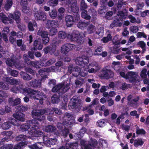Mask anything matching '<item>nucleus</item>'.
Masks as SVG:
<instances>
[{
	"instance_id": "obj_1",
	"label": "nucleus",
	"mask_w": 149,
	"mask_h": 149,
	"mask_svg": "<svg viewBox=\"0 0 149 149\" xmlns=\"http://www.w3.org/2000/svg\"><path fill=\"white\" fill-rule=\"evenodd\" d=\"M46 111V110L44 109L32 111V117L35 119L29 120L27 122L28 125L24 124L22 125L20 127L21 130L22 132L26 131L31 127L30 133L31 134L34 135L35 136L43 135V133L39 130L40 127V123L37 120L41 121L45 119L44 114Z\"/></svg>"
},
{
	"instance_id": "obj_2",
	"label": "nucleus",
	"mask_w": 149,
	"mask_h": 149,
	"mask_svg": "<svg viewBox=\"0 0 149 149\" xmlns=\"http://www.w3.org/2000/svg\"><path fill=\"white\" fill-rule=\"evenodd\" d=\"M80 19L79 14H74L72 15H67L65 17L66 24L68 27L72 26L74 23H77Z\"/></svg>"
},
{
	"instance_id": "obj_3",
	"label": "nucleus",
	"mask_w": 149,
	"mask_h": 149,
	"mask_svg": "<svg viewBox=\"0 0 149 149\" xmlns=\"http://www.w3.org/2000/svg\"><path fill=\"white\" fill-rule=\"evenodd\" d=\"M135 74V72L132 71L128 72L126 74L124 72L121 71L120 72V74L122 77L126 79H128L129 82L132 83L137 81Z\"/></svg>"
},
{
	"instance_id": "obj_4",
	"label": "nucleus",
	"mask_w": 149,
	"mask_h": 149,
	"mask_svg": "<svg viewBox=\"0 0 149 149\" xmlns=\"http://www.w3.org/2000/svg\"><path fill=\"white\" fill-rule=\"evenodd\" d=\"M82 104L79 100L76 98L71 99L69 104L68 107L70 109H74L79 111L81 109Z\"/></svg>"
},
{
	"instance_id": "obj_5",
	"label": "nucleus",
	"mask_w": 149,
	"mask_h": 149,
	"mask_svg": "<svg viewBox=\"0 0 149 149\" xmlns=\"http://www.w3.org/2000/svg\"><path fill=\"white\" fill-rule=\"evenodd\" d=\"M85 37L84 34L77 31H73L71 34H68V38L71 41H77L80 38Z\"/></svg>"
},
{
	"instance_id": "obj_6",
	"label": "nucleus",
	"mask_w": 149,
	"mask_h": 149,
	"mask_svg": "<svg viewBox=\"0 0 149 149\" xmlns=\"http://www.w3.org/2000/svg\"><path fill=\"white\" fill-rule=\"evenodd\" d=\"M113 76V72L110 69L103 68L101 72L100 77L103 79H109Z\"/></svg>"
},
{
	"instance_id": "obj_7",
	"label": "nucleus",
	"mask_w": 149,
	"mask_h": 149,
	"mask_svg": "<svg viewBox=\"0 0 149 149\" xmlns=\"http://www.w3.org/2000/svg\"><path fill=\"white\" fill-rule=\"evenodd\" d=\"M23 58L28 66H32L36 68H40L39 65V61H32L29 59V57L27 54H24L23 56Z\"/></svg>"
},
{
	"instance_id": "obj_8",
	"label": "nucleus",
	"mask_w": 149,
	"mask_h": 149,
	"mask_svg": "<svg viewBox=\"0 0 149 149\" xmlns=\"http://www.w3.org/2000/svg\"><path fill=\"white\" fill-rule=\"evenodd\" d=\"M69 10L74 14H79V8L76 0H72L68 4Z\"/></svg>"
},
{
	"instance_id": "obj_9",
	"label": "nucleus",
	"mask_w": 149,
	"mask_h": 149,
	"mask_svg": "<svg viewBox=\"0 0 149 149\" xmlns=\"http://www.w3.org/2000/svg\"><path fill=\"white\" fill-rule=\"evenodd\" d=\"M56 46L54 45H52L49 46H47L43 49V51L45 54H47L48 53L51 55L54 54L56 56L59 55L58 52H56Z\"/></svg>"
},
{
	"instance_id": "obj_10",
	"label": "nucleus",
	"mask_w": 149,
	"mask_h": 149,
	"mask_svg": "<svg viewBox=\"0 0 149 149\" xmlns=\"http://www.w3.org/2000/svg\"><path fill=\"white\" fill-rule=\"evenodd\" d=\"M75 46L74 45L70 43H66L63 45L61 47V53L63 54H66L68 52L74 49Z\"/></svg>"
},
{
	"instance_id": "obj_11",
	"label": "nucleus",
	"mask_w": 149,
	"mask_h": 149,
	"mask_svg": "<svg viewBox=\"0 0 149 149\" xmlns=\"http://www.w3.org/2000/svg\"><path fill=\"white\" fill-rule=\"evenodd\" d=\"M38 34L41 36L42 38V40L43 43L45 45L47 44L49 41V38L48 37V32L44 31L39 30L38 32Z\"/></svg>"
},
{
	"instance_id": "obj_12",
	"label": "nucleus",
	"mask_w": 149,
	"mask_h": 149,
	"mask_svg": "<svg viewBox=\"0 0 149 149\" xmlns=\"http://www.w3.org/2000/svg\"><path fill=\"white\" fill-rule=\"evenodd\" d=\"M35 19L36 20L45 21L46 19L47 16L45 12L37 11L34 13Z\"/></svg>"
},
{
	"instance_id": "obj_13",
	"label": "nucleus",
	"mask_w": 149,
	"mask_h": 149,
	"mask_svg": "<svg viewBox=\"0 0 149 149\" xmlns=\"http://www.w3.org/2000/svg\"><path fill=\"white\" fill-rule=\"evenodd\" d=\"M119 15H118V16H116L113 19V22L110 24V27L111 28H113L114 27H120L122 25V23L120 22L121 18L119 17Z\"/></svg>"
},
{
	"instance_id": "obj_14",
	"label": "nucleus",
	"mask_w": 149,
	"mask_h": 149,
	"mask_svg": "<svg viewBox=\"0 0 149 149\" xmlns=\"http://www.w3.org/2000/svg\"><path fill=\"white\" fill-rule=\"evenodd\" d=\"M75 62L77 64L84 67L88 63V58L87 57L84 58L80 57H78L75 60Z\"/></svg>"
},
{
	"instance_id": "obj_15",
	"label": "nucleus",
	"mask_w": 149,
	"mask_h": 149,
	"mask_svg": "<svg viewBox=\"0 0 149 149\" xmlns=\"http://www.w3.org/2000/svg\"><path fill=\"white\" fill-rule=\"evenodd\" d=\"M21 13L20 12L17 11H15L13 14H10L8 15L9 18H11L14 19L17 23L18 24L20 22V17Z\"/></svg>"
},
{
	"instance_id": "obj_16",
	"label": "nucleus",
	"mask_w": 149,
	"mask_h": 149,
	"mask_svg": "<svg viewBox=\"0 0 149 149\" xmlns=\"http://www.w3.org/2000/svg\"><path fill=\"white\" fill-rule=\"evenodd\" d=\"M13 116L14 118L20 121L24 122L25 121L24 115L21 112L15 111L13 114Z\"/></svg>"
},
{
	"instance_id": "obj_17",
	"label": "nucleus",
	"mask_w": 149,
	"mask_h": 149,
	"mask_svg": "<svg viewBox=\"0 0 149 149\" xmlns=\"http://www.w3.org/2000/svg\"><path fill=\"white\" fill-rule=\"evenodd\" d=\"M33 45V49L34 51L36 50L37 49L41 50L43 47L42 43L39 39H36L34 41Z\"/></svg>"
},
{
	"instance_id": "obj_18",
	"label": "nucleus",
	"mask_w": 149,
	"mask_h": 149,
	"mask_svg": "<svg viewBox=\"0 0 149 149\" xmlns=\"http://www.w3.org/2000/svg\"><path fill=\"white\" fill-rule=\"evenodd\" d=\"M17 91H19L20 93L23 94L25 95H27L29 94V91L31 88L27 87L24 88V86L21 85H19V86H17L16 88Z\"/></svg>"
},
{
	"instance_id": "obj_19",
	"label": "nucleus",
	"mask_w": 149,
	"mask_h": 149,
	"mask_svg": "<svg viewBox=\"0 0 149 149\" xmlns=\"http://www.w3.org/2000/svg\"><path fill=\"white\" fill-rule=\"evenodd\" d=\"M36 100H39V102L41 104H43V100L47 98L46 95L43 93L38 91Z\"/></svg>"
},
{
	"instance_id": "obj_20",
	"label": "nucleus",
	"mask_w": 149,
	"mask_h": 149,
	"mask_svg": "<svg viewBox=\"0 0 149 149\" xmlns=\"http://www.w3.org/2000/svg\"><path fill=\"white\" fill-rule=\"evenodd\" d=\"M46 26L48 29L50 28H57L58 26V23L57 21L49 20L47 21Z\"/></svg>"
},
{
	"instance_id": "obj_21",
	"label": "nucleus",
	"mask_w": 149,
	"mask_h": 149,
	"mask_svg": "<svg viewBox=\"0 0 149 149\" xmlns=\"http://www.w3.org/2000/svg\"><path fill=\"white\" fill-rule=\"evenodd\" d=\"M20 4L22 6H24L22 10L23 12L27 15L30 14L31 13V11L26 8V6L27 5V0H21Z\"/></svg>"
},
{
	"instance_id": "obj_22",
	"label": "nucleus",
	"mask_w": 149,
	"mask_h": 149,
	"mask_svg": "<svg viewBox=\"0 0 149 149\" xmlns=\"http://www.w3.org/2000/svg\"><path fill=\"white\" fill-rule=\"evenodd\" d=\"M9 104L11 106L17 105L20 103V99L17 98L15 100L13 97H10L8 100Z\"/></svg>"
},
{
	"instance_id": "obj_23",
	"label": "nucleus",
	"mask_w": 149,
	"mask_h": 149,
	"mask_svg": "<svg viewBox=\"0 0 149 149\" xmlns=\"http://www.w3.org/2000/svg\"><path fill=\"white\" fill-rule=\"evenodd\" d=\"M29 85L33 88H36L40 87L41 86V82L40 80L34 79L30 81Z\"/></svg>"
},
{
	"instance_id": "obj_24",
	"label": "nucleus",
	"mask_w": 149,
	"mask_h": 149,
	"mask_svg": "<svg viewBox=\"0 0 149 149\" xmlns=\"http://www.w3.org/2000/svg\"><path fill=\"white\" fill-rule=\"evenodd\" d=\"M50 70L48 68H42L39 71V73L42 77L41 80L42 79H45L47 77V75H43V73L45 72H49Z\"/></svg>"
},
{
	"instance_id": "obj_25",
	"label": "nucleus",
	"mask_w": 149,
	"mask_h": 149,
	"mask_svg": "<svg viewBox=\"0 0 149 149\" xmlns=\"http://www.w3.org/2000/svg\"><path fill=\"white\" fill-rule=\"evenodd\" d=\"M28 96L31 99L36 100L38 90L31 88Z\"/></svg>"
},
{
	"instance_id": "obj_26",
	"label": "nucleus",
	"mask_w": 149,
	"mask_h": 149,
	"mask_svg": "<svg viewBox=\"0 0 149 149\" xmlns=\"http://www.w3.org/2000/svg\"><path fill=\"white\" fill-rule=\"evenodd\" d=\"M77 25V26L81 29L84 30V28L86 27L89 24L88 22H85L81 20L79 21Z\"/></svg>"
},
{
	"instance_id": "obj_27",
	"label": "nucleus",
	"mask_w": 149,
	"mask_h": 149,
	"mask_svg": "<svg viewBox=\"0 0 149 149\" xmlns=\"http://www.w3.org/2000/svg\"><path fill=\"white\" fill-rule=\"evenodd\" d=\"M37 24L36 22L33 20L32 22L30 21L28 24L27 27L29 30L30 31H33L34 30L33 27H37Z\"/></svg>"
},
{
	"instance_id": "obj_28",
	"label": "nucleus",
	"mask_w": 149,
	"mask_h": 149,
	"mask_svg": "<svg viewBox=\"0 0 149 149\" xmlns=\"http://www.w3.org/2000/svg\"><path fill=\"white\" fill-rule=\"evenodd\" d=\"M27 139V136L24 134H20L16 136L15 139L17 141H20V142H26V141Z\"/></svg>"
},
{
	"instance_id": "obj_29",
	"label": "nucleus",
	"mask_w": 149,
	"mask_h": 149,
	"mask_svg": "<svg viewBox=\"0 0 149 149\" xmlns=\"http://www.w3.org/2000/svg\"><path fill=\"white\" fill-rule=\"evenodd\" d=\"M5 81L8 84L14 85L17 84L18 83V81L16 79H11L9 77H6L4 79Z\"/></svg>"
},
{
	"instance_id": "obj_30",
	"label": "nucleus",
	"mask_w": 149,
	"mask_h": 149,
	"mask_svg": "<svg viewBox=\"0 0 149 149\" xmlns=\"http://www.w3.org/2000/svg\"><path fill=\"white\" fill-rule=\"evenodd\" d=\"M18 60L16 61L15 66L18 68V69H20L23 68H24L26 66V64L24 62L25 64L22 61H19L18 62Z\"/></svg>"
},
{
	"instance_id": "obj_31",
	"label": "nucleus",
	"mask_w": 149,
	"mask_h": 149,
	"mask_svg": "<svg viewBox=\"0 0 149 149\" xmlns=\"http://www.w3.org/2000/svg\"><path fill=\"white\" fill-rule=\"evenodd\" d=\"M28 144V142H19L15 146L13 149H21L23 148Z\"/></svg>"
},
{
	"instance_id": "obj_32",
	"label": "nucleus",
	"mask_w": 149,
	"mask_h": 149,
	"mask_svg": "<svg viewBox=\"0 0 149 149\" xmlns=\"http://www.w3.org/2000/svg\"><path fill=\"white\" fill-rule=\"evenodd\" d=\"M16 61H17V59H10L9 58H8L6 61V63L8 66L10 67H12L13 66L15 65V64L16 62Z\"/></svg>"
},
{
	"instance_id": "obj_33",
	"label": "nucleus",
	"mask_w": 149,
	"mask_h": 149,
	"mask_svg": "<svg viewBox=\"0 0 149 149\" xmlns=\"http://www.w3.org/2000/svg\"><path fill=\"white\" fill-rule=\"evenodd\" d=\"M60 100V97L57 95H53L51 98V101L53 104H58Z\"/></svg>"
},
{
	"instance_id": "obj_34",
	"label": "nucleus",
	"mask_w": 149,
	"mask_h": 149,
	"mask_svg": "<svg viewBox=\"0 0 149 149\" xmlns=\"http://www.w3.org/2000/svg\"><path fill=\"white\" fill-rule=\"evenodd\" d=\"M63 85L64 83H60L54 86L52 89V91L53 92H57L62 88Z\"/></svg>"
},
{
	"instance_id": "obj_35",
	"label": "nucleus",
	"mask_w": 149,
	"mask_h": 149,
	"mask_svg": "<svg viewBox=\"0 0 149 149\" xmlns=\"http://www.w3.org/2000/svg\"><path fill=\"white\" fill-rule=\"evenodd\" d=\"M143 143L144 142L141 138H138L134 140V145L135 147H137L139 146L142 145Z\"/></svg>"
},
{
	"instance_id": "obj_36",
	"label": "nucleus",
	"mask_w": 149,
	"mask_h": 149,
	"mask_svg": "<svg viewBox=\"0 0 149 149\" xmlns=\"http://www.w3.org/2000/svg\"><path fill=\"white\" fill-rule=\"evenodd\" d=\"M56 128L55 126L53 125H49L46 127L45 130L47 132H55L56 131Z\"/></svg>"
},
{
	"instance_id": "obj_37",
	"label": "nucleus",
	"mask_w": 149,
	"mask_h": 149,
	"mask_svg": "<svg viewBox=\"0 0 149 149\" xmlns=\"http://www.w3.org/2000/svg\"><path fill=\"white\" fill-rule=\"evenodd\" d=\"M2 129L7 130L10 128L11 127V123L9 121H6L2 124L1 126Z\"/></svg>"
},
{
	"instance_id": "obj_38",
	"label": "nucleus",
	"mask_w": 149,
	"mask_h": 149,
	"mask_svg": "<svg viewBox=\"0 0 149 149\" xmlns=\"http://www.w3.org/2000/svg\"><path fill=\"white\" fill-rule=\"evenodd\" d=\"M22 77L25 80L28 81L32 79V76L29 75L27 73L24 72L21 74Z\"/></svg>"
},
{
	"instance_id": "obj_39",
	"label": "nucleus",
	"mask_w": 149,
	"mask_h": 149,
	"mask_svg": "<svg viewBox=\"0 0 149 149\" xmlns=\"http://www.w3.org/2000/svg\"><path fill=\"white\" fill-rule=\"evenodd\" d=\"M65 9L63 7H61L59 8L58 10V12L59 13L60 15H58L57 17L59 20H61L63 18V13L65 12Z\"/></svg>"
},
{
	"instance_id": "obj_40",
	"label": "nucleus",
	"mask_w": 149,
	"mask_h": 149,
	"mask_svg": "<svg viewBox=\"0 0 149 149\" xmlns=\"http://www.w3.org/2000/svg\"><path fill=\"white\" fill-rule=\"evenodd\" d=\"M68 34L63 31H59L58 33V38L60 39H64L66 37L68 38Z\"/></svg>"
},
{
	"instance_id": "obj_41",
	"label": "nucleus",
	"mask_w": 149,
	"mask_h": 149,
	"mask_svg": "<svg viewBox=\"0 0 149 149\" xmlns=\"http://www.w3.org/2000/svg\"><path fill=\"white\" fill-rule=\"evenodd\" d=\"M81 16L82 18L87 20H89L91 18V17L88 14L87 11L86 10L82 11Z\"/></svg>"
},
{
	"instance_id": "obj_42",
	"label": "nucleus",
	"mask_w": 149,
	"mask_h": 149,
	"mask_svg": "<svg viewBox=\"0 0 149 149\" xmlns=\"http://www.w3.org/2000/svg\"><path fill=\"white\" fill-rule=\"evenodd\" d=\"M71 115L70 113H66L64 115L63 118H68L70 122V125L73 124L74 123V120L73 119L71 118H70Z\"/></svg>"
},
{
	"instance_id": "obj_43",
	"label": "nucleus",
	"mask_w": 149,
	"mask_h": 149,
	"mask_svg": "<svg viewBox=\"0 0 149 149\" xmlns=\"http://www.w3.org/2000/svg\"><path fill=\"white\" fill-rule=\"evenodd\" d=\"M49 15L52 19H54L57 17V13L55 9H53L51 11L49 12Z\"/></svg>"
},
{
	"instance_id": "obj_44",
	"label": "nucleus",
	"mask_w": 149,
	"mask_h": 149,
	"mask_svg": "<svg viewBox=\"0 0 149 149\" xmlns=\"http://www.w3.org/2000/svg\"><path fill=\"white\" fill-rule=\"evenodd\" d=\"M111 40L112 36L110 34H107L106 37H103L102 39V41L104 43H107Z\"/></svg>"
},
{
	"instance_id": "obj_45",
	"label": "nucleus",
	"mask_w": 149,
	"mask_h": 149,
	"mask_svg": "<svg viewBox=\"0 0 149 149\" xmlns=\"http://www.w3.org/2000/svg\"><path fill=\"white\" fill-rule=\"evenodd\" d=\"M9 86L7 83L2 81L0 82V88L4 90H8L9 89Z\"/></svg>"
},
{
	"instance_id": "obj_46",
	"label": "nucleus",
	"mask_w": 149,
	"mask_h": 149,
	"mask_svg": "<svg viewBox=\"0 0 149 149\" xmlns=\"http://www.w3.org/2000/svg\"><path fill=\"white\" fill-rule=\"evenodd\" d=\"M13 1L12 0H8L7 3L4 6V8L6 10H8L11 7Z\"/></svg>"
},
{
	"instance_id": "obj_47",
	"label": "nucleus",
	"mask_w": 149,
	"mask_h": 149,
	"mask_svg": "<svg viewBox=\"0 0 149 149\" xmlns=\"http://www.w3.org/2000/svg\"><path fill=\"white\" fill-rule=\"evenodd\" d=\"M58 0H50L47 2L49 6H56L58 3Z\"/></svg>"
},
{
	"instance_id": "obj_48",
	"label": "nucleus",
	"mask_w": 149,
	"mask_h": 149,
	"mask_svg": "<svg viewBox=\"0 0 149 149\" xmlns=\"http://www.w3.org/2000/svg\"><path fill=\"white\" fill-rule=\"evenodd\" d=\"M95 29V26L92 24H91L88 26L87 31L89 34H91L94 32Z\"/></svg>"
},
{
	"instance_id": "obj_49",
	"label": "nucleus",
	"mask_w": 149,
	"mask_h": 149,
	"mask_svg": "<svg viewBox=\"0 0 149 149\" xmlns=\"http://www.w3.org/2000/svg\"><path fill=\"white\" fill-rule=\"evenodd\" d=\"M90 65L95 70V72L99 70L100 68L98 63L95 62H93L90 64Z\"/></svg>"
},
{
	"instance_id": "obj_50",
	"label": "nucleus",
	"mask_w": 149,
	"mask_h": 149,
	"mask_svg": "<svg viewBox=\"0 0 149 149\" xmlns=\"http://www.w3.org/2000/svg\"><path fill=\"white\" fill-rule=\"evenodd\" d=\"M16 109L19 111L23 112L26 111L27 110L28 108L26 106L20 105L17 106Z\"/></svg>"
},
{
	"instance_id": "obj_51",
	"label": "nucleus",
	"mask_w": 149,
	"mask_h": 149,
	"mask_svg": "<svg viewBox=\"0 0 149 149\" xmlns=\"http://www.w3.org/2000/svg\"><path fill=\"white\" fill-rule=\"evenodd\" d=\"M105 122V120L104 119L98 120L97 122V125L100 127H103L106 124Z\"/></svg>"
},
{
	"instance_id": "obj_52",
	"label": "nucleus",
	"mask_w": 149,
	"mask_h": 149,
	"mask_svg": "<svg viewBox=\"0 0 149 149\" xmlns=\"http://www.w3.org/2000/svg\"><path fill=\"white\" fill-rule=\"evenodd\" d=\"M89 144L92 147L94 148L95 147L97 144V142L95 139H91V140L89 142Z\"/></svg>"
},
{
	"instance_id": "obj_53",
	"label": "nucleus",
	"mask_w": 149,
	"mask_h": 149,
	"mask_svg": "<svg viewBox=\"0 0 149 149\" xmlns=\"http://www.w3.org/2000/svg\"><path fill=\"white\" fill-rule=\"evenodd\" d=\"M136 133L137 134H145L146 132L143 128L140 129L139 127H137L136 128Z\"/></svg>"
},
{
	"instance_id": "obj_54",
	"label": "nucleus",
	"mask_w": 149,
	"mask_h": 149,
	"mask_svg": "<svg viewBox=\"0 0 149 149\" xmlns=\"http://www.w3.org/2000/svg\"><path fill=\"white\" fill-rule=\"evenodd\" d=\"M84 82V79H83L80 78L78 79L75 80V84L77 87L81 86Z\"/></svg>"
},
{
	"instance_id": "obj_55",
	"label": "nucleus",
	"mask_w": 149,
	"mask_h": 149,
	"mask_svg": "<svg viewBox=\"0 0 149 149\" xmlns=\"http://www.w3.org/2000/svg\"><path fill=\"white\" fill-rule=\"evenodd\" d=\"M57 28H51L49 31V34L50 36L55 35L57 32Z\"/></svg>"
},
{
	"instance_id": "obj_56",
	"label": "nucleus",
	"mask_w": 149,
	"mask_h": 149,
	"mask_svg": "<svg viewBox=\"0 0 149 149\" xmlns=\"http://www.w3.org/2000/svg\"><path fill=\"white\" fill-rule=\"evenodd\" d=\"M13 145L11 144H6L0 148V149H13Z\"/></svg>"
},
{
	"instance_id": "obj_57",
	"label": "nucleus",
	"mask_w": 149,
	"mask_h": 149,
	"mask_svg": "<svg viewBox=\"0 0 149 149\" xmlns=\"http://www.w3.org/2000/svg\"><path fill=\"white\" fill-rule=\"evenodd\" d=\"M102 51V48L101 46L98 47L95 50V54L97 55H100Z\"/></svg>"
},
{
	"instance_id": "obj_58",
	"label": "nucleus",
	"mask_w": 149,
	"mask_h": 149,
	"mask_svg": "<svg viewBox=\"0 0 149 149\" xmlns=\"http://www.w3.org/2000/svg\"><path fill=\"white\" fill-rule=\"evenodd\" d=\"M87 8V5L85 3L84 1L82 0L81 3V5L80 6V9L82 11L85 10Z\"/></svg>"
},
{
	"instance_id": "obj_59",
	"label": "nucleus",
	"mask_w": 149,
	"mask_h": 149,
	"mask_svg": "<svg viewBox=\"0 0 149 149\" xmlns=\"http://www.w3.org/2000/svg\"><path fill=\"white\" fill-rule=\"evenodd\" d=\"M0 19H1L2 22L4 23L6 22L7 21L8 18L3 13H0Z\"/></svg>"
},
{
	"instance_id": "obj_60",
	"label": "nucleus",
	"mask_w": 149,
	"mask_h": 149,
	"mask_svg": "<svg viewBox=\"0 0 149 149\" xmlns=\"http://www.w3.org/2000/svg\"><path fill=\"white\" fill-rule=\"evenodd\" d=\"M85 117L84 119V123L86 125H87L90 122V119L89 117V115L88 114L84 115Z\"/></svg>"
},
{
	"instance_id": "obj_61",
	"label": "nucleus",
	"mask_w": 149,
	"mask_h": 149,
	"mask_svg": "<svg viewBox=\"0 0 149 149\" xmlns=\"http://www.w3.org/2000/svg\"><path fill=\"white\" fill-rule=\"evenodd\" d=\"M137 45H140L139 46L141 47L143 50L144 49L145 51H146V49L145 48L146 44L143 41H139L137 43Z\"/></svg>"
},
{
	"instance_id": "obj_62",
	"label": "nucleus",
	"mask_w": 149,
	"mask_h": 149,
	"mask_svg": "<svg viewBox=\"0 0 149 149\" xmlns=\"http://www.w3.org/2000/svg\"><path fill=\"white\" fill-rule=\"evenodd\" d=\"M70 88L69 84H67L66 85H65L64 84L62 88V93H65Z\"/></svg>"
},
{
	"instance_id": "obj_63",
	"label": "nucleus",
	"mask_w": 149,
	"mask_h": 149,
	"mask_svg": "<svg viewBox=\"0 0 149 149\" xmlns=\"http://www.w3.org/2000/svg\"><path fill=\"white\" fill-rule=\"evenodd\" d=\"M136 36L137 38H141L143 37V38H147V36L146 34L144 32H138L137 33Z\"/></svg>"
},
{
	"instance_id": "obj_64",
	"label": "nucleus",
	"mask_w": 149,
	"mask_h": 149,
	"mask_svg": "<svg viewBox=\"0 0 149 149\" xmlns=\"http://www.w3.org/2000/svg\"><path fill=\"white\" fill-rule=\"evenodd\" d=\"M139 29L137 26H132L130 28V30L134 33H136L138 31Z\"/></svg>"
}]
</instances>
